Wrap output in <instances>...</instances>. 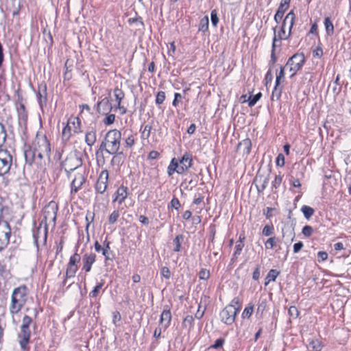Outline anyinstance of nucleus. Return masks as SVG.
Listing matches in <instances>:
<instances>
[{
	"mask_svg": "<svg viewBox=\"0 0 351 351\" xmlns=\"http://www.w3.org/2000/svg\"><path fill=\"white\" fill-rule=\"evenodd\" d=\"M295 14L293 10L290 11L285 16L280 32L276 34V27H274V36L273 38L272 48L275 49L277 46V43H280L282 39H287L289 38L291 34V29L295 23Z\"/></svg>",
	"mask_w": 351,
	"mask_h": 351,
	"instance_id": "f257e3e1",
	"label": "nucleus"
},
{
	"mask_svg": "<svg viewBox=\"0 0 351 351\" xmlns=\"http://www.w3.org/2000/svg\"><path fill=\"white\" fill-rule=\"evenodd\" d=\"M121 139V133L118 130H111L106 134L104 141L101 144V149L104 148L109 154L118 153Z\"/></svg>",
	"mask_w": 351,
	"mask_h": 351,
	"instance_id": "f03ea898",
	"label": "nucleus"
},
{
	"mask_svg": "<svg viewBox=\"0 0 351 351\" xmlns=\"http://www.w3.org/2000/svg\"><path fill=\"white\" fill-rule=\"evenodd\" d=\"M27 298V289L25 286L23 285L15 288L11 296L10 313L12 314L18 313L25 304Z\"/></svg>",
	"mask_w": 351,
	"mask_h": 351,
	"instance_id": "7ed1b4c3",
	"label": "nucleus"
},
{
	"mask_svg": "<svg viewBox=\"0 0 351 351\" xmlns=\"http://www.w3.org/2000/svg\"><path fill=\"white\" fill-rule=\"evenodd\" d=\"M51 152L50 143L45 136H37L33 143L32 156L34 160L49 158Z\"/></svg>",
	"mask_w": 351,
	"mask_h": 351,
	"instance_id": "20e7f679",
	"label": "nucleus"
},
{
	"mask_svg": "<svg viewBox=\"0 0 351 351\" xmlns=\"http://www.w3.org/2000/svg\"><path fill=\"white\" fill-rule=\"evenodd\" d=\"M72 132L73 133L82 132L81 121L77 117H71L68 119L67 123L62 130V139L66 141H69L72 136Z\"/></svg>",
	"mask_w": 351,
	"mask_h": 351,
	"instance_id": "39448f33",
	"label": "nucleus"
},
{
	"mask_svg": "<svg viewBox=\"0 0 351 351\" xmlns=\"http://www.w3.org/2000/svg\"><path fill=\"white\" fill-rule=\"evenodd\" d=\"M32 322V319L28 316L25 315L22 320V324L21 326V332L19 335L20 338L19 343L22 349L25 350L26 346L29 342L30 337V330L29 326Z\"/></svg>",
	"mask_w": 351,
	"mask_h": 351,
	"instance_id": "423d86ee",
	"label": "nucleus"
},
{
	"mask_svg": "<svg viewBox=\"0 0 351 351\" xmlns=\"http://www.w3.org/2000/svg\"><path fill=\"white\" fill-rule=\"evenodd\" d=\"M305 62V56L301 53H295L287 61L285 67L289 68L291 72V77H293L301 69Z\"/></svg>",
	"mask_w": 351,
	"mask_h": 351,
	"instance_id": "0eeeda50",
	"label": "nucleus"
},
{
	"mask_svg": "<svg viewBox=\"0 0 351 351\" xmlns=\"http://www.w3.org/2000/svg\"><path fill=\"white\" fill-rule=\"evenodd\" d=\"M58 209V204L54 201H51L45 206L43 215L46 223H52L53 226L56 224Z\"/></svg>",
	"mask_w": 351,
	"mask_h": 351,
	"instance_id": "6e6552de",
	"label": "nucleus"
},
{
	"mask_svg": "<svg viewBox=\"0 0 351 351\" xmlns=\"http://www.w3.org/2000/svg\"><path fill=\"white\" fill-rule=\"evenodd\" d=\"M12 162V157L8 151H0V176L8 173Z\"/></svg>",
	"mask_w": 351,
	"mask_h": 351,
	"instance_id": "1a4fd4ad",
	"label": "nucleus"
},
{
	"mask_svg": "<svg viewBox=\"0 0 351 351\" xmlns=\"http://www.w3.org/2000/svg\"><path fill=\"white\" fill-rule=\"evenodd\" d=\"M82 165V160L75 154H70L63 162V167L66 172H73Z\"/></svg>",
	"mask_w": 351,
	"mask_h": 351,
	"instance_id": "9d476101",
	"label": "nucleus"
},
{
	"mask_svg": "<svg viewBox=\"0 0 351 351\" xmlns=\"http://www.w3.org/2000/svg\"><path fill=\"white\" fill-rule=\"evenodd\" d=\"M237 310L232 306H226L220 313L221 321L226 324H231L234 322Z\"/></svg>",
	"mask_w": 351,
	"mask_h": 351,
	"instance_id": "9b49d317",
	"label": "nucleus"
},
{
	"mask_svg": "<svg viewBox=\"0 0 351 351\" xmlns=\"http://www.w3.org/2000/svg\"><path fill=\"white\" fill-rule=\"evenodd\" d=\"M86 178L83 173L77 172L72 178L71 185V193H77L85 182Z\"/></svg>",
	"mask_w": 351,
	"mask_h": 351,
	"instance_id": "f8f14e48",
	"label": "nucleus"
},
{
	"mask_svg": "<svg viewBox=\"0 0 351 351\" xmlns=\"http://www.w3.org/2000/svg\"><path fill=\"white\" fill-rule=\"evenodd\" d=\"M108 180V171L107 170L102 171L95 186L96 190L98 193L102 194L106 190Z\"/></svg>",
	"mask_w": 351,
	"mask_h": 351,
	"instance_id": "ddd939ff",
	"label": "nucleus"
},
{
	"mask_svg": "<svg viewBox=\"0 0 351 351\" xmlns=\"http://www.w3.org/2000/svg\"><path fill=\"white\" fill-rule=\"evenodd\" d=\"M192 159L190 155L187 153L184 154L181 160L178 162V174L183 173L189 167H191Z\"/></svg>",
	"mask_w": 351,
	"mask_h": 351,
	"instance_id": "4468645a",
	"label": "nucleus"
},
{
	"mask_svg": "<svg viewBox=\"0 0 351 351\" xmlns=\"http://www.w3.org/2000/svg\"><path fill=\"white\" fill-rule=\"evenodd\" d=\"M96 255L93 253H86L82 258L83 269L86 272H89L91 270L93 264L95 262Z\"/></svg>",
	"mask_w": 351,
	"mask_h": 351,
	"instance_id": "2eb2a0df",
	"label": "nucleus"
},
{
	"mask_svg": "<svg viewBox=\"0 0 351 351\" xmlns=\"http://www.w3.org/2000/svg\"><path fill=\"white\" fill-rule=\"evenodd\" d=\"M113 94L115 98V101L117 102V108L120 110V113L121 114H125L127 110L124 106L121 105V102L125 97L123 91L121 88H115L114 89Z\"/></svg>",
	"mask_w": 351,
	"mask_h": 351,
	"instance_id": "dca6fc26",
	"label": "nucleus"
},
{
	"mask_svg": "<svg viewBox=\"0 0 351 351\" xmlns=\"http://www.w3.org/2000/svg\"><path fill=\"white\" fill-rule=\"evenodd\" d=\"M128 195V189L123 186L118 188L116 193H114V198L113 202H118L119 204H121Z\"/></svg>",
	"mask_w": 351,
	"mask_h": 351,
	"instance_id": "f3484780",
	"label": "nucleus"
},
{
	"mask_svg": "<svg viewBox=\"0 0 351 351\" xmlns=\"http://www.w3.org/2000/svg\"><path fill=\"white\" fill-rule=\"evenodd\" d=\"M111 109L112 105L107 98L103 99L97 104V110L100 114H107Z\"/></svg>",
	"mask_w": 351,
	"mask_h": 351,
	"instance_id": "a211bd4d",
	"label": "nucleus"
},
{
	"mask_svg": "<svg viewBox=\"0 0 351 351\" xmlns=\"http://www.w3.org/2000/svg\"><path fill=\"white\" fill-rule=\"evenodd\" d=\"M21 5V0H6L7 8L14 14H17Z\"/></svg>",
	"mask_w": 351,
	"mask_h": 351,
	"instance_id": "6ab92c4d",
	"label": "nucleus"
},
{
	"mask_svg": "<svg viewBox=\"0 0 351 351\" xmlns=\"http://www.w3.org/2000/svg\"><path fill=\"white\" fill-rule=\"evenodd\" d=\"M171 320V314L169 309H164L161 313L160 322L167 328Z\"/></svg>",
	"mask_w": 351,
	"mask_h": 351,
	"instance_id": "aec40b11",
	"label": "nucleus"
},
{
	"mask_svg": "<svg viewBox=\"0 0 351 351\" xmlns=\"http://www.w3.org/2000/svg\"><path fill=\"white\" fill-rule=\"evenodd\" d=\"M256 187L258 191H263L267 186L269 182V178L259 176L256 178Z\"/></svg>",
	"mask_w": 351,
	"mask_h": 351,
	"instance_id": "412c9836",
	"label": "nucleus"
},
{
	"mask_svg": "<svg viewBox=\"0 0 351 351\" xmlns=\"http://www.w3.org/2000/svg\"><path fill=\"white\" fill-rule=\"evenodd\" d=\"M252 147L251 141L249 138H245L239 143L238 148L243 150L244 154H248L250 152Z\"/></svg>",
	"mask_w": 351,
	"mask_h": 351,
	"instance_id": "4be33fe9",
	"label": "nucleus"
},
{
	"mask_svg": "<svg viewBox=\"0 0 351 351\" xmlns=\"http://www.w3.org/2000/svg\"><path fill=\"white\" fill-rule=\"evenodd\" d=\"M282 237L285 239L286 237L289 238V240L286 242L288 245L291 244V243L293 241L295 237V233L293 229H291L289 227H285L282 228Z\"/></svg>",
	"mask_w": 351,
	"mask_h": 351,
	"instance_id": "5701e85b",
	"label": "nucleus"
},
{
	"mask_svg": "<svg viewBox=\"0 0 351 351\" xmlns=\"http://www.w3.org/2000/svg\"><path fill=\"white\" fill-rule=\"evenodd\" d=\"M178 160L176 158H173L171 160V161L167 168L168 175L171 176L173 175V173L174 172L178 173Z\"/></svg>",
	"mask_w": 351,
	"mask_h": 351,
	"instance_id": "b1692460",
	"label": "nucleus"
},
{
	"mask_svg": "<svg viewBox=\"0 0 351 351\" xmlns=\"http://www.w3.org/2000/svg\"><path fill=\"white\" fill-rule=\"evenodd\" d=\"M85 142L86 143L89 145L92 146L95 144L96 142V133L94 131H90L86 132L85 136Z\"/></svg>",
	"mask_w": 351,
	"mask_h": 351,
	"instance_id": "393cba45",
	"label": "nucleus"
},
{
	"mask_svg": "<svg viewBox=\"0 0 351 351\" xmlns=\"http://www.w3.org/2000/svg\"><path fill=\"white\" fill-rule=\"evenodd\" d=\"M280 272L276 269H271L267 275L265 285H267L270 282L275 281Z\"/></svg>",
	"mask_w": 351,
	"mask_h": 351,
	"instance_id": "a878e982",
	"label": "nucleus"
},
{
	"mask_svg": "<svg viewBox=\"0 0 351 351\" xmlns=\"http://www.w3.org/2000/svg\"><path fill=\"white\" fill-rule=\"evenodd\" d=\"M324 26L327 35H332L334 32V26L329 17H326L324 19Z\"/></svg>",
	"mask_w": 351,
	"mask_h": 351,
	"instance_id": "bb28decb",
	"label": "nucleus"
},
{
	"mask_svg": "<svg viewBox=\"0 0 351 351\" xmlns=\"http://www.w3.org/2000/svg\"><path fill=\"white\" fill-rule=\"evenodd\" d=\"M208 23H209V19L207 16H204L203 19H201L199 25V31L201 32H206L208 29Z\"/></svg>",
	"mask_w": 351,
	"mask_h": 351,
	"instance_id": "cd10ccee",
	"label": "nucleus"
},
{
	"mask_svg": "<svg viewBox=\"0 0 351 351\" xmlns=\"http://www.w3.org/2000/svg\"><path fill=\"white\" fill-rule=\"evenodd\" d=\"M301 210L306 219H310L314 214V210L308 206H303Z\"/></svg>",
	"mask_w": 351,
	"mask_h": 351,
	"instance_id": "c85d7f7f",
	"label": "nucleus"
},
{
	"mask_svg": "<svg viewBox=\"0 0 351 351\" xmlns=\"http://www.w3.org/2000/svg\"><path fill=\"white\" fill-rule=\"evenodd\" d=\"M104 247H102V254L105 256L106 260L110 259V242L105 241L104 243Z\"/></svg>",
	"mask_w": 351,
	"mask_h": 351,
	"instance_id": "c756f323",
	"label": "nucleus"
},
{
	"mask_svg": "<svg viewBox=\"0 0 351 351\" xmlns=\"http://www.w3.org/2000/svg\"><path fill=\"white\" fill-rule=\"evenodd\" d=\"M309 347L314 351H320L322 349L323 346L319 340L313 339L309 343Z\"/></svg>",
	"mask_w": 351,
	"mask_h": 351,
	"instance_id": "7c9ffc66",
	"label": "nucleus"
},
{
	"mask_svg": "<svg viewBox=\"0 0 351 351\" xmlns=\"http://www.w3.org/2000/svg\"><path fill=\"white\" fill-rule=\"evenodd\" d=\"M77 266H73L68 265L66 271V276L67 278H71L75 276L77 271Z\"/></svg>",
	"mask_w": 351,
	"mask_h": 351,
	"instance_id": "2f4dec72",
	"label": "nucleus"
},
{
	"mask_svg": "<svg viewBox=\"0 0 351 351\" xmlns=\"http://www.w3.org/2000/svg\"><path fill=\"white\" fill-rule=\"evenodd\" d=\"M261 93H258L253 96H250L248 99L249 106H254L256 104V102L261 99Z\"/></svg>",
	"mask_w": 351,
	"mask_h": 351,
	"instance_id": "473e14b6",
	"label": "nucleus"
},
{
	"mask_svg": "<svg viewBox=\"0 0 351 351\" xmlns=\"http://www.w3.org/2000/svg\"><path fill=\"white\" fill-rule=\"evenodd\" d=\"M277 240L278 239L275 237L269 238L265 243V248L272 249L276 245Z\"/></svg>",
	"mask_w": 351,
	"mask_h": 351,
	"instance_id": "72a5a7b5",
	"label": "nucleus"
},
{
	"mask_svg": "<svg viewBox=\"0 0 351 351\" xmlns=\"http://www.w3.org/2000/svg\"><path fill=\"white\" fill-rule=\"evenodd\" d=\"M119 217V212L118 210H114L108 217V222L110 224H114L118 220Z\"/></svg>",
	"mask_w": 351,
	"mask_h": 351,
	"instance_id": "f704fd0d",
	"label": "nucleus"
},
{
	"mask_svg": "<svg viewBox=\"0 0 351 351\" xmlns=\"http://www.w3.org/2000/svg\"><path fill=\"white\" fill-rule=\"evenodd\" d=\"M281 95V89L278 88V86H276V84H275V87L273 90L272 94H271V99L272 100H278Z\"/></svg>",
	"mask_w": 351,
	"mask_h": 351,
	"instance_id": "c9c22d12",
	"label": "nucleus"
},
{
	"mask_svg": "<svg viewBox=\"0 0 351 351\" xmlns=\"http://www.w3.org/2000/svg\"><path fill=\"white\" fill-rule=\"evenodd\" d=\"M152 126L149 125H146L143 131L141 132L142 138L145 139H147L151 134Z\"/></svg>",
	"mask_w": 351,
	"mask_h": 351,
	"instance_id": "e433bc0d",
	"label": "nucleus"
},
{
	"mask_svg": "<svg viewBox=\"0 0 351 351\" xmlns=\"http://www.w3.org/2000/svg\"><path fill=\"white\" fill-rule=\"evenodd\" d=\"M274 232V226L273 225H266L263 229V234L265 237L270 236Z\"/></svg>",
	"mask_w": 351,
	"mask_h": 351,
	"instance_id": "4c0bfd02",
	"label": "nucleus"
},
{
	"mask_svg": "<svg viewBox=\"0 0 351 351\" xmlns=\"http://www.w3.org/2000/svg\"><path fill=\"white\" fill-rule=\"evenodd\" d=\"M80 261V256L77 253H75L73 256H71L69 259V265L73 266H77V263Z\"/></svg>",
	"mask_w": 351,
	"mask_h": 351,
	"instance_id": "58836bf2",
	"label": "nucleus"
},
{
	"mask_svg": "<svg viewBox=\"0 0 351 351\" xmlns=\"http://www.w3.org/2000/svg\"><path fill=\"white\" fill-rule=\"evenodd\" d=\"M135 139L132 134H129L125 139V143L127 147H131L134 145Z\"/></svg>",
	"mask_w": 351,
	"mask_h": 351,
	"instance_id": "ea45409f",
	"label": "nucleus"
},
{
	"mask_svg": "<svg viewBox=\"0 0 351 351\" xmlns=\"http://www.w3.org/2000/svg\"><path fill=\"white\" fill-rule=\"evenodd\" d=\"M182 239V237L180 236V235H178L174 239H173V243L175 244V248H174V251L175 252H180V248H181V239Z\"/></svg>",
	"mask_w": 351,
	"mask_h": 351,
	"instance_id": "a19ab883",
	"label": "nucleus"
},
{
	"mask_svg": "<svg viewBox=\"0 0 351 351\" xmlns=\"http://www.w3.org/2000/svg\"><path fill=\"white\" fill-rule=\"evenodd\" d=\"M210 277V271L206 269H202L199 272V278L201 280H206Z\"/></svg>",
	"mask_w": 351,
	"mask_h": 351,
	"instance_id": "79ce46f5",
	"label": "nucleus"
},
{
	"mask_svg": "<svg viewBox=\"0 0 351 351\" xmlns=\"http://www.w3.org/2000/svg\"><path fill=\"white\" fill-rule=\"evenodd\" d=\"M228 306H232V307L236 308L237 313L239 311L240 308H241V303L240 302V300L238 298H234L232 300L231 304H229Z\"/></svg>",
	"mask_w": 351,
	"mask_h": 351,
	"instance_id": "37998d69",
	"label": "nucleus"
},
{
	"mask_svg": "<svg viewBox=\"0 0 351 351\" xmlns=\"http://www.w3.org/2000/svg\"><path fill=\"white\" fill-rule=\"evenodd\" d=\"M165 99V93L164 91H160L158 93L156 98V104H161Z\"/></svg>",
	"mask_w": 351,
	"mask_h": 351,
	"instance_id": "c03bdc74",
	"label": "nucleus"
},
{
	"mask_svg": "<svg viewBox=\"0 0 351 351\" xmlns=\"http://www.w3.org/2000/svg\"><path fill=\"white\" fill-rule=\"evenodd\" d=\"M253 311H254V308L252 306L245 307V308L244 309V311L242 313L243 317V318H245V317L249 318L252 315Z\"/></svg>",
	"mask_w": 351,
	"mask_h": 351,
	"instance_id": "a18cd8bd",
	"label": "nucleus"
},
{
	"mask_svg": "<svg viewBox=\"0 0 351 351\" xmlns=\"http://www.w3.org/2000/svg\"><path fill=\"white\" fill-rule=\"evenodd\" d=\"M210 17H211V23L215 27L217 26L218 22H219V19H218V16H217V12L215 10H212L211 12V14H210Z\"/></svg>",
	"mask_w": 351,
	"mask_h": 351,
	"instance_id": "49530a36",
	"label": "nucleus"
},
{
	"mask_svg": "<svg viewBox=\"0 0 351 351\" xmlns=\"http://www.w3.org/2000/svg\"><path fill=\"white\" fill-rule=\"evenodd\" d=\"M282 177L281 175H276L275 176L274 180L272 182V186L275 189H277L280 186L282 182Z\"/></svg>",
	"mask_w": 351,
	"mask_h": 351,
	"instance_id": "de8ad7c7",
	"label": "nucleus"
},
{
	"mask_svg": "<svg viewBox=\"0 0 351 351\" xmlns=\"http://www.w3.org/2000/svg\"><path fill=\"white\" fill-rule=\"evenodd\" d=\"M160 274L166 279H169L171 276L170 270L167 267H163L161 268Z\"/></svg>",
	"mask_w": 351,
	"mask_h": 351,
	"instance_id": "09e8293b",
	"label": "nucleus"
},
{
	"mask_svg": "<svg viewBox=\"0 0 351 351\" xmlns=\"http://www.w3.org/2000/svg\"><path fill=\"white\" fill-rule=\"evenodd\" d=\"M276 165L282 167L285 165V156L282 154H279L276 160Z\"/></svg>",
	"mask_w": 351,
	"mask_h": 351,
	"instance_id": "8fccbe9b",
	"label": "nucleus"
},
{
	"mask_svg": "<svg viewBox=\"0 0 351 351\" xmlns=\"http://www.w3.org/2000/svg\"><path fill=\"white\" fill-rule=\"evenodd\" d=\"M313 229L311 226H305L303 228H302V234L306 236V237H310L311 236V234H313Z\"/></svg>",
	"mask_w": 351,
	"mask_h": 351,
	"instance_id": "3c124183",
	"label": "nucleus"
},
{
	"mask_svg": "<svg viewBox=\"0 0 351 351\" xmlns=\"http://www.w3.org/2000/svg\"><path fill=\"white\" fill-rule=\"evenodd\" d=\"M115 120V115L113 114H108L105 119L104 120V123L107 125H111L114 123Z\"/></svg>",
	"mask_w": 351,
	"mask_h": 351,
	"instance_id": "603ef678",
	"label": "nucleus"
},
{
	"mask_svg": "<svg viewBox=\"0 0 351 351\" xmlns=\"http://www.w3.org/2000/svg\"><path fill=\"white\" fill-rule=\"evenodd\" d=\"M284 71H285V67H280V72L277 74L276 78L275 84H276V86H278L279 84H280V80L282 78H284V77H285V72H284Z\"/></svg>",
	"mask_w": 351,
	"mask_h": 351,
	"instance_id": "864d4df0",
	"label": "nucleus"
},
{
	"mask_svg": "<svg viewBox=\"0 0 351 351\" xmlns=\"http://www.w3.org/2000/svg\"><path fill=\"white\" fill-rule=\"evenodd\" d=\"M288 312H289V315L293 318L298 317V316L299 315L298 308L295 306H291L289 308Z\"/></svg>",
	"mask_w": 351,
	"mask_h": 351,
	"instance_id": "5fc2aeb1",
	"label": "nucleus"
},
{
	"mask_svg": "<svg viewBox=\"0 0 351 351\" xmlns=\"http://www.w3.org/2000/svg\"><path fill=\"white\" fill-rule=\"evenodd\" d=\"M244 245L243 244L242 241H241L239 243H237L234 247V256L239 255L242 251V249Z\"/></svg>",
	"mask_w": 351,
	"mask_h": 351,
	"instance_id": "6e6d98bb",
	"label": "nucleus"
},
{
	"mask_svg": "<svg viewBox=\"0 0 351 351\" xmlns=\"http://www.w3.org/2000/svg\"><path fill=\"white\" fill-rule=\"evenodd\" d=\"M303 245H304L303 243L301 241L295 243L293 245V252L294 253L299 252L301 250V249L302 248Z\"/></svg>",
	"mask_w": 351,
	"mask_h": 351,
	"instance_id": "4d7b16f0",
	"label": "nucleus"
},
{
	"mask_svg": "<svg viewBox=\"0 0 351 351\" xmlns=\"http://www.w3.org/2000/svg\"><path fill=\"white\" fill-rule=\"evenodd\" d=\"M204 310H205V308L202 310L201 309V306L199 305V308H198V309H197V312H196V313L195 315V317L197 319H201L203 317L204 314Z\"/></svg>",
	"mask_w": 351,
	"mask_h": 351,
	"instance_id": "13d9d810",
	"label": "nucleus"
},
{
	"mask_svg": "<svg viewBox=\"0 0 351 351\" xmlns=\"http://www.w3.org/2000/svg\"><path fill=\"white\" fill-rule=\"evenodd\" d=\"M171 207H173V208H174L176 209H178V208L180 206V201L178 200V198H173L171 201Z\"/></svg>",
	"mask_w": 351,
	"mask_h": 351,
	"instance_id": "bf43d9fd",
	"label": "nucleus"
},
{
	"mask_svg": "<svg viewBox=\"0 0 351 351\" xmlns=\"http://www.w3.org/2000/svg\"><path fill=\"white\" fill-rule=\"evenodd\" d=\"M223 339H218L215 341V343L211 346V348H218L219 347H221L222 345L223 344Z\"/></svg>",
	"mask_w": 351,
	"mask_h": 351,
	"instance_id": "052dcab7",
	"label": "nucleus"
},
{
	"mask_svg": "<svg viewBox=\"0 0 351 351\" xmlns=\"http://www.w3.org/2000/svg\"><path fill=\"white\" fill-rule=\"evenodd\" d=\"M317 256L321 261H324L328 258V254L326 252H319Z\"/></svg>",
	"mask_w": 351,
	"mask_h": 351,
	"instance_id": "680f3d73",
	"label": "nucleus"
},
{
	"mask_svg": "<svg viewBox=\"0 0 351 351\" xmlns=\"http://www.w3.org/2000/svg\"><path fill=\"white\" fill-rule=\"evenodd\" d=\"M314 57H321L323 55V51L322 48L317 47L316 49H315L313 52Z\"/></svg>",
	"mask_w": 351,
	"mask_h": 351,
	"instance_id": "e2e57ef3",
	"label": "nucleus"
},
{
	"mask_svg": "<svg viewBox=\"0 0 351 351\" xmlns=\"http://www.w3.org/2000/svg\"><path fill=\"white\" fill-rule=\"evenodd\" d=\"M3 225L5 228H8V231L5 232V237L6 238V239L8 241L10 239V226H9V224L8 222L4 221Z\"/></svg>",
	"mask_w": 351,
	"mask_h": 351,
	"instance_id": "0e129e2a",
	"label": "nucleus"
},
{
	"mask_svg": "<svg viewBox=\"0 0 351 351\" xmlns=\"http://www.w3.org/2000/svg\"><path fill=\"white\" fill-rule=\"evenodd\" d=\"M139 221L143 224L147 226L149 223V219L145 215H140L138 217Z\"/></svg>",
	"mask_w": 351,
	"mask_h": 351,
	"instance_id": "69168bd1",
	"label": "nucleus"
},
{
	"mask_svg": "<svg viewBox=\"0 0 351 351\" xmlns=\"http://www.w3.org/2000/svg\"><path fill=\"white\" fill-rule=\"evenodd\" d=\"M159 156V153L157 151H152L149 154V158L154 160L156 159Z\"/></svg>",
	"mask_w": 351,
	"mask_h": 351,
	"instance_id": "338daca9",
	"label": "nucleus"
},
{
	"mask_svg": "<svg viewBox=\"0 0 351 351\" xmlns=\"http://www.w3.org/2000/svg\"><path fill=\"white\" fill-rule=\"evenodd\" d=\"M288 8H289V7H287V6H285V5H282V4H280V5H279V7H278V8L277 12H280V14H285V11H286Z\"/></svg>",
	"mask_w": 351,
	"mask_h": 351,
	"instance_id": "774afa93",
	"label": "nucleus"
}]
</instances>
